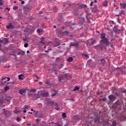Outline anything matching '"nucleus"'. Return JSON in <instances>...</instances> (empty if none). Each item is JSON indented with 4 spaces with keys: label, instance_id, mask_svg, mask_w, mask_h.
Listing matches in <instances>:
<instances>
[{
    "label": "nucleus",
    "instance_id": "obj_64",
    "mask_svg": "<svg viewBox=\"0 0 126 126\" xmlns=\"http://www.w3.org/2000/svg\"><path fill=\"white\" fill-rule=\"evenodd\" d=\"M59 81L60 82H61V81H62V80L59 78Z\"/></svg>",
    "mask_w": 126,
    "mask_h": 126
},
{
    "label": "nucleus",
    "instance_id": "obj_62",
    "mask_svg": "<svg viewBox=\"0 0 126 126\" xmlns=\"http://www.w3.org/2000/svg\"><path fill=\"white\" fill-rule=\"evenodd\" d=\"M55 109H56V110H57V111H59V109H60V108L57 107V108H56Z\"/></svg>",
    "mask_w": 126,
    "mask_h": 126
},
{
    "label": "nucleus",
    "instance_id": "obj_7",
    "mask_svg": "<svg viewBox=\"0 0 126 126\" xmlns=\"http://www.w3.org/2000/svg\"><path fill=\"white\" fill-rule=\"evenodd\" d=\"M61 45V41L60 39H57L54 43V47H58V46H60Z\"/></svg>",
    "mask_w": 126,
    "mask_h": 126
},
{
    "label": "nucleus",
    "instance_id": "obj_49",
    "mask_svg": "<svg viewBox=\"0 0 126 126\" xmlns=\"http://www.w3.org/2000/svg\"><path fill=\"white\" fill-rule=\"evenodd\" d=\"M44 40H45V37H42L41 38V40L44 41Z\"/></svg>",
    "mask_w": 126,
    "mask_h": 126
},
{
    "label": "nucleus",
    "instance_id": "obj_42",
    "mask_svg": "<svg viewBox=\"0 0 126 126\" xmlns=\"http://www.w3.org/2000/svg\"><path fill=\"white\" fill-rule=\"evenodd\" d=\"M122 93H125L126 94V90H124L121 91Z\"/></svg>",
    "mask_w": 126,
    "mask_h": 126
},
{
    "label": "nucleus",
    "instance_id": "obj_59",
    "mask_svg": "<svg viewBox=\"0 0 126 126\" xmlns=\"http://www.w3.org/2000/svg\"><path fill=\"white\" fill-rule=\"evenodd\" d=\"M25 1H21V3L22 4H24V3H25Z\"/></svg>",
    "mask_w": 126,
    "mask_h": 126
},
{
    "label": "nucleus",
    "instance_id": "obj_4",
    "mask_svg": "<svg viewBox=\"0 0 126 126\" xmlns=\"http://www.w3.org/2000/svg\"><path fill=\"white\" fill-rule=\"evenodd\" d=\"M27 91V90L22 89L21 90H20L19 91V93L20 94V95H24L26 94Z\"/></svg>",
    "mask_w": 126,
    "mask_h": 126
},
{
    "label": "nucleus",
    "instance_id": "obj_60",
    "mask_svg": "<svg viewBox=\"0 0 126 126\" xmlns=\"http://www.w3.org/2000/svg\"><path fill=\"white\" fill-rule=\"evenodd\" d=\"M34 96H36V97H39V94H35Z\"/></svg>",
    "mask_w": 126,
    "mask_h": 126
},
{
    "label": "nucleus",
    "instance_id": "obj_2",
    "mask_svg": "<svg viewBox=\"0 0 126 126\" xmlns=\"http://www.w3.org/2000/svg\"><path fill=\"white\" fill-rule=\"evenodd\" d=\"M33 115L34 116H35L36 118H38L39 117H41L42 116V113L38 111H33Z\"/></svg>",
    "mask_w": 126,
    "mask_h": 126
},
{
    "label": "nucleus",
    "instance_id": "obj_21",
    "mask_svg": "<svg viewBox=\"0 0 126 126\" xmlns=\"http://www.w3.org/2000/svg\"><path fill=\"white\" fill-rule=\"evenodd\" d=\"M85 22V19H84V18H81L80 19V22L81 23H84Z\"/></svg>",
    "mask_w": 126,
    "mask_h": 126
},
{
    "label": "nucleus",
    "instance_id": "obj_40",
    "mask_svg": "<svg viewBox=\"0 0 126 126\" xmlns=\"http://www.w3.org/2000/svg\"><path fill=\"white\" fill-rule=\"evenodd\" d=\"M23 109H24V110H26V109H28V106L25 105Z\"/></svg>",
    "mask_w": 126,
    "mask_h": 126
},
{
    "label": "nucleus",
    "instance_id": "obj_20",
    "mask_svg": "<svg viewBox=\"0 0 126 126\" xmlns=\"http://www.w3.org/2000/svg\"><path fill=\"white\" fill-rule=\"evenodd\" d=\"M5 83H6V81H5L4 83L1 81H0V85L1 86H4V85H6Z\"/></svg>",
    "mask_w": 126,
    "mask_h": 126
},
{
    "label": "nucleus",
    "instance_id": "obj_10",
    "mask_svg": "<svg viewBox=\"0 0 126 126\" xmlns=\"http://www.w3.org/2000/svg\"><path fill=\"white\" fill-rule=\"evenodd\" d=\"M106 34L105 33H102L100 34V38L102 39V40H104V39H106Z\"/></svg>",
    "mask_w": 126,
    "mask_h": 126
},
{
    "label": "nucleus",
    "instance_id": "obj_6",
    "mask_svg": "<svg viewBox=\"0 0 126 126\" xmlns=\"http://www.w3.org/2000/svg\"><path fill=\"white\" fill-rule=\"evenodd\" d=\"M2 111H3L4 114L6 116V117H10V115H11V112H10V111H6L4 109H3Z\"/></svg>",
    "mask_w": 126,
    "mask_h": 126
},
{
    "label": "nucleus",
    "instance_id": "obj_5",
    "mask_svg": "<svg viewBox=\"0 0 126 126\" xmlns=\"http://www.w3.org/2000/svg\"><path fill=\"white\" fill-rule=\"evenodd\" d=\"M98 63L102 64V65H104L105 63H106V60H105V58H102L98 61Z\"/></svg>",
    "mask_w": 126,
    "mask_h": 126
},
{
    "label": "nucleus",
    "instance_id": "obj_37",
    "mask_svg": "<svg viewBox=\"0 0 126 126\" xmlns=\"http://www.w3.org/2000/svg\"><path fill=\"white\" fill-rule=\"evenodd\" d=\"M97 122H99V118L94 119V122L97 123Z\"/></svg>",
    "mask_w": 126,
    "mask_h": 126
},
{
    "label": "nucleus",
    "instance_id": "obj_9",
    "mask_svg": "<svg viewBox=\"0 0 126 126\" xmlns=\"http://www.w3.org/2000/svg\"><path fill=\"white\" fill-rule=\"evenodd\" d=\"M78 43H71V44L70 45L69 47H77L78 46Z\"/></svg>",
    "mask_w": 126,
    "mask_h": 126
},
{
    "label": "nucleus",
    "instance_id": "obj_51",
    "mask_svg": "<svg viewBox=\"0 0 126 126\" xmlns=\"http://www.w3.org/2000/svg\"><path fill=\"white\" fill-rule=\"evenodd\" d=\"M115 96H119L120 94L118 93H115Z\"/></svg>",
    "mask_w": 126,
    "mask_h": 126
},
{
    "label": "nucleus",
    "instance_id": "obj_31",
    "mask_svg": "<svg viewBox=\"0 0 126 126\" xmlns=\"http://www.w3.org/2000/svg\"><path fill=\"white\" fill-rule=\"evenodd\" d=\"M62 116H63V118H66V113H63L62 114Z\"/></svg>",
    "mask_w": 126,
    "mask_h": 126
},
{
    "label": "nucleus",
    "instance_id": "obj_58",
    "mask_svg": "<svg viewBox=\"0 0 126 126\" xmlns=\"http://www.w3.org/2000/svg\"><path fill=\"white\" fill-rule=\"evenodd\" d=\"M55 106H56V107H59V104H58V103H56Z\"/></svg>",
    "mask_w": 126,
    "mask_h": 126
},
{
    "label": "nucleus",
    "instance_id": "obj_19",
    "mask_svg": "<svg viewBox=\"0 0 126 126\" xmlns=\"http://www.w3.org/2000/svg\"><path fill=\"white\" fill-rule=\"evenodd\" d=\"M79 8H86L87 7V5H84V4H82L81 5L79 6Z\"/></svg>",
    "mask_w": 126,
    "mask_h": 126
},
{
    "label": "nucleus",
    "instance_id": "obj_41",
    "mask_svg": "<svg viewBox=\"0 0 126 126\" xmlns=\"http://www.w3.org/2000/svg\"><path fill=\"white\" fill-rule=\"evenodd\" d=\"M38 44H43V45H45V42H44V41H41L38 42Z\"/></svg>",
    "mask_w": 126,
    "mask_h": 126
},
{
    "label": "nucleus",
    "instance_id": "obj_53",
    "mask_svg": "<svg viewBox=\"0 0 126 126\" xmlns=\"http://www.w3.org/2000/svg\"><path fill=\"white\" fill-rule=\"evenodd\" d=\"M75 27V26H70V28H71L72 29H74Z\"/></svg>",
    "mask_w": 126,
    "mask_h": 126
},
{
    "label": "nucleus",
    "instance_id": "obj_38",
    "mask_svg": "<svg viewBox=\"0 0 126 126\" xmlns=\"http://www.w3.org/2000/svg\"><path fill=\"white\" fill-rule=\"evenodd\" d=\"M59 78H60L61 80H63V78H64L63 76H61L59 77Z\"/></svg>",
    "mask_w": 126,
    "mask_h": 126
},
{
    "label": "nucleus",
    "instance_id": "obj_44",
    "mask_svg": "<svg viewBox=\"0 0 126 126\" xmlns=\"http://www.w3.org/2000/svg\"><path fill=\"white\" fill-rule=\"evenodd\" d=\"M32 92H36V91H37V90L36 89H32V90H31Z\"/></svg>",
    "mask_w": 126,
    "mask_h": 126
},
{
    "label": "nucleus",
    "instance_id": "obj_39",
    "mask_svg": "<svg viewBox=\"0 0 126 126\" xmlns=\"http://www.w3.org/2000/svg\"><path fill=\"white\" fill-rule=\"evenodd\" d=\"M17 122H20V121H21V118H20V117L17 118Z\"/></svg>",
    "mask_w": 126,
    "mask_h": 126
},
{
    "label": "nucleus",
    "instance_id": "obj_32",
    "mask_svg": "<svg viewBox=\"0 0 126 126\" xmlns=\"http://www.w3.org/2000/svg\"><path fill=\"white\" fill-rule=\"evenodd\" d=\"M14 10H16V9H18V7L17 6H15L13 7Z\"/></svg>",
    "mask_w": 126,
    "mask_h": 126
},
{
    "label": "nucleus",
    "instance_id": "obj_1",
    "mask_svg": "<svg viewBox=\"0 0 126 126\" xmlns=\"http://www.w3.org/2000/svg\"><path fill=\"white\" fill-rule=\"evenodd\" d=\"M110 43L109 42V39L105 38L101 39L100 41V44L94 46L95 49L102 51L103 49L106 48V46L108 47L110 45Z\"/></svg>",
    "mask_w": 126,
    "mask_h": 126
},
{
    "label": "nucleus",
    "instance_id": "obj_22",
    "mask_svg": "<svg viewBox=\"0 0 126 126\" xmlns=\"http://www.w3.org/2000/svg\"><path fill=\"white\" fill-rule=\"evenodd\" d=\"M104 6H108V1L107 0H104L103 3Z\"/></svg>",
    "mask_w": 126,
    "mask_h": 126
},
{
    "label": "nucleus",
    "instance_id": "obj_23",
    "mask_svg": "<svg viewBox=\"0 0 126 126\" xmlns=\"http://www.w3.org/2000/svg\"><path fill=\"white\" fill-rule=\"evenodd\" d=\"M67 61L68 62H71L72 61H73V58H72L71 57H70L67 59Z\"/></svg>",
    "mask_w": 126,
    "mask_h": 126
},
{
    "label": "nucleus",
    "instance_id": "obj_15",
    "mask_svg": "<svg viewBox=\"0 0 126 126\" xmlns=\"http://www.w3.org/2000/svg\"><path fill=\"white\" fill-rule=\"evenodd\" d=\"M120 5H121V6L122 7V8H123V9L126 8V3H120Z\"/></svg>",
    "mask_w": 126,
    "mask_h": 126
},
{
    "label": "nucleus",
    "instance_id": "obj_57",
    "mask_svg": "<svg viewBox=\"0 0 126 126\" xmlns=\"http://www.w3.org/2000/svg\"><path fill=\"white\" fill-rule=\"evenodd\" d=\"M65 25H66V26H69V25H68V23H65Z\"/></svg>",
    "mask_w": 126,
    "mask_h": 126
},
{
    "label": "nucleus",
    "instance_id": "obj_47",
    "mask_svg": "<svg viewBox=\"0 0 126 126\" xmlns=\"http://www.w3.org/2000/svg\"><path fill=\"white\" fill-rule=\"evenodd\" d=\"M93 10L94 12H98V10H95V8H94Z\"/></svg>",
    "mask_w": 126,
    "mask_h": 126
},
{
    "label": "nucleus",
    "instance_id": "obj_30",
    "mask_svg": "<svg viewBox=\"0 0 126 126\" xmlns=\"http://www.w3.org/2000/svg\"><path fill=\"white\" fill-rule=\"evenodd\" d=\"M96 94H97V95H100V94H103V92H102V91L97 92L96 93Z\"/></svg>",
    "mask_w": 126,
    "mask_h": 126
},
{
    "label": "nucleus",
    "instance_id": "obj_13",
    "mask_svg": "<svg viewBox=\"0 0 126 126\" xmlns=\"http://www.w3.org/2000/svg\"><path fill=\"white\" fill-rule=\"evenodd\" d=\"M17 55H21L22 56H24V55H25V52L23 51H21L17 53Z\"/></svg>",
    "mask_w": 126,
    "mask_h": 126
},
{
    "label": "nucleus",
    "instance_id": "obj_26",
    "mask_svg": "<svg viewBox=\"0 0 126 126\" xmlns=\"http://www.w3.org/2000/svg\"><path fill=\"white\" fill-rule=\"evenodd\" d=\"M4 89L5 91H6L7 90H9V87L6 86L4 87Z\"/></svg>",
    "mask_w": 126,
    "mask_h": 126
},
{
    "label": "nucleus",
    "instance_id": "obj_25",
    "mask_svg": "<svg viewBox=\"0 0 126 126\" xmlns=\"http://www.w3.org/2000/svg\"><path fill=\"white\" fill-rule=\"evenodd\" d=\"M113 31L115 32V33H120V32H121V30H113Z\"/></svg>",
    "mask_w": 126,
    "mask_h": 126
},
{
    "label": "nucleus",
    "instance_id": "obj_55",
    "mask_svg": "<svg viewBox=\"0 0 126 126\" xmlns=\"http://www.w3.org/2000/svg\"><path fill=\"white\" fill-rule=\"evenodd\" d=\"M123 13H125V11H124V10L121 11L120 14H122Z\"/></svg>",
    "mask_w": 126,
    "mask_h": 126
},
{
    "label": "nucleus",
    "instance_id": "obj_50",
    "mask_svg": "<svg viewBox=\"0 0 126 126\" xmlns=\"http://www.w3.org/2000/svg\"><path fill=\"white\" fill-rule=\"evenodd\" d=\"M56 62H57L58 63H59V62H60V58H58L56 59Z\"/></svg>",
    "mask_w": 126,
    "mask_h": 126
},
{
    "label": "nucleus",
    "instance_id": "obj_14",
    "mask_svg": "<svg viewBox=\"0 0 126 126\" xmlns=\"http://www.w3.org/2000/svg\"><path fill=\"white\" fill-rule=\"evenodd\" d=\"M19 79L20 80H23L24 79V75L20 74L19 75Z\"/></svg>",
    "mask_w": 126,
    "mask_h": 126
},
{
    "label": "nucleus",
    "instance_id": "obj_45",
    "mask_svg": "<svg viewBox=\"0 0 126 126\" xmlns=\"http://www.w3.org/2000/svg\"><path fill=\"white\" fill-rule=\"evenodd\" d=\"M101 100H102V101H106V98H103L100 99V101H101Z\"/></svg>",
    "mask_w": 126,
    "mask_h": 126
},
{
    "label": "nucleus",
    "instance_id": "obj_43",
    "mask_svg": "<svg viewBox=\"0 0 126 126\" xmlns=\"http://www.w3.org/2000/svg\"><path fill=\"white\" fill-rule=\"evenodd\" d=\"M24 47L25 48H27V47H28V43H25L24 44Z\"/></svg>",
    "mask_w": 126,
    "mask_h": 126
},
{
    "label": "nucleus",
    "instance_id": "obj_28",
    "mask_svg": "<svg viewBox=\"0 0 126 126\" xmlns=\"http://www.w3.org/2000/svg\"><path fill=\"white\" fill-rule=\"evenodd\" d=\"M78 90H79V87H76L75 88V89L73 90V91H78Z\"/></svg>",
    "mask_w": 126,
    "mask_h": 126
},
{
    "label": "nucleus",
    "instance_id": "obj_29",
    "mask_svg": "<svg viewBox=\"0 0 126 126\" xmlns=\"http://www.w3.org/2000/svg\"><path fill=\"white\" fill-rule=\"evenodd\" d=\"M69 75V74L66 73L64 75V78H67L68 77V76Z\"/></svg>",
    "mask_w": 126,
    "mask_h": 126
},
{
    "label": "nucleus",
    "instance_id": "obj_27",
    "mask_svg": "<svg viewBox=\"0 0 126 126\" xmlns=\"http://www.w3.org/2000/svg\"><path fill=\"white\" fill-rule=\"evenodd\" d=\"M69 32L68 31H64L63 33L64 34V35H68L69 34Z\"/></svg>",
    "mask_w": 126,
    "mask_h": 126
},
{
    "label": "nucleus",
    "instance_id": "obj_3",
    "mask_svg": "<svg viewBox=\"0 0 126 126\" xmlns=\"http://www.w3.org/2000/svg\"><path fill=\"white\" fill-rule=\"evenodd\" d=\"M8 42V38H3V39H0V44H3V45H6Z\"/></svg>",
    "mask_w": 126,
    "mask_h": 126
},
{
    "label": "nucleus",
    "instance_id": "obj_12",
    "mask_svg": "<svg viewBox=\"0 0 126 126\" xmlns=\"http://www.w3.org/2000/svg\"><path fill=\"white\" fill-rule=\"evenodd\" d=\"M52 94H51V97H54V96H56L57 94V92L55 91V90L52 91Z\"/></svg>",
    "mask_w": 126,
    "mask_h": 126
},
{
    "label": "nucleus",
    "instance_id": "obj_52",
    "mask_svg": "<svg viewBox=\"0 0 126 126\" xmlns=\"http://www.w3.org/2000/svg\"><path fill=\"white\" fill-rule=\"evenodd\" d=\"M28 37L24 38V41H28Z\"/></svg>",
    "mask_w": 126,
    "mask_h": 126
},
{
    "label": "nucleus",
    "instance_id": "obj_18",
    "mask_svg": "<svg viewBox=\"0 0 126 126\" xmlns=\"http://www.w3.org/2000/svg\"><path fill=\"white\" fill-rule=\"evenodd\" d=\"M41 95L43 97H47V96H49V93H48V92L44 93L41 94Z\"/></svg>",
    "mask_w": 126,
    "mask_h": 126
},
{
    "label": "nucleus",
    "instance_id": "obj_33",
    "mask_svg": "<svg viewBox=\"0 0 126 126\" xmlns=\"http://www.w3.org/2000/svg\"><path fill=\"white\" fill-rule=\"evenodd\" d=\"M37 32H38V33H41L42 32V30H41V29H38L37 30Z\"/></svg>",
    "mask_w": 126,
    "mask_h": 126
},
{
    "label": "nucleus",
    "instance_id": "obj_34",
    "mask_svg": "<svg viewBox=\"0 0 126 126\" xmlns=\"http://www.w3.org/2000/svg\"><path fill=\"white\" fill-rule=\"evenodd\" d=\"M94 44H96V40H94L91 44V45H94Z\"/></svg>",
    "mask_w": 126,
    "mask_h": 126
},
{
    "label": "nucleus",
    "instance_id": "obj_8",
    "mask_svg": "<svg viewBox=\"0 0 126 126\" xmlns=\"http://www.w3.org/2000/svg\"><path fill=\"white\" fill-rule=\"evenodd\" d=\"M109 98L110 100V101H115V100H116V97L113 95H109Z\"/></svg>",
    "mask_w": 126,
    "mask_h": 126
},
{
    "label": "nucleus",
    "instance_id": "obj_56",
    "mask_svg": "<svg viewBox=\"0 0 126 126\" xmlns=\"http://www.w3.org/2000/svg\"><path fill=\"white\" fill-rule=\"evenodd\" d=\"M7 79H8V80H7V81H9V80H10V78H9V77H7Z\"/></svg>",
    "mask_w": 126,
    "mask_h": 126
},
{
    "label": "nucleus",
    "instance_id": "obj_63",
    "mask_svg": "<svg viewBox=\"0 0 126 126\" xmlns=\"http://www.w3.org/2000/svg\"><path fill=\"white\" fill-rule=\"evenodd\" d=\"M6 9H7L8 10V11H9V10H10V9L9 8H6Z\"/></svg>",
    "mask_w": 126,
    "mask_h": 126
},
{
    "label": "nucleus",
    "instance_id": "obj_16",
    "mask_svg": "<svg viewBox=\"0 0 126 126\" xmlns=\"http://www.w3.org/2000/svg\"><path fill=\"white\" fill-rule=\"evenodd\" d=\"M54 101H49L48 102H47V105L48 106H53V105H54Z\"/></svg>",
    "mask_w": 126,
    "mask_h": 126
},
{
    "label": "nucleus",
    "instance_id": "obj_17",
    "mask_svg": "<svg viewBox=\"0 0 126 126\" xmlns=\"http://www.w3.org/2000/svg\"><path fill=\"white\" fill-rule=\"evenodd\" d=\"M7 29H10V28H13V25L11 23H10V24L6 26Z\"/></svg>",
    "mask_w": 126,
    "mask_h": 126
},
{
    "label": "nucleus",
    "instance_id": "obj_36",
    "mask_svg": "<svg viewBox=\"0 0 126 126\" xmlns=\"http://www.w3.org/2000/svg\"><path fill=\"white\" fill-rule=\"evenodd\" d=\"M112 125L114 126H117V122H113L112 123Z\"/></svg>",
    "mask_w": 126,
    "mask_h": 126
},
{
    "label": "nucleus",
    "instance_id": "obj_48",
    "mask_svg": "<svg viewBox=\"0 0 126 126\" xmlns=\"http://www.w3.org/2000/svg\"><path fill=\"white\" fill-rule=\"evenodd\" d=\"M74 117V119H76V120H78V116H75Z\"/></svg>",
    "mask_w": 126,
    "mask_h": 126
},
{
    "label": "nucleus",
    "instance_id": "obj_54",
    "mask_svg": "<svg viewBox=\"0 0 126 126\" xmlns=\"http://www.w3.org/2000/svg\"><path fill=\"white\" fill-rule=\"evenodd\" d=\"M93 3H94V1L91 2V4H90V6H92V5H93Z\"/></svg>",
    "mask_w": 126,
    "mask_h": 126
},
{
    "label": "nucleus",
    "instance_id": "obj_35",
    "mask_svg": "<svg viewBox=\"0 0 126 126\" xmlns=\"http://www.w3.org/2000/svg\"><path fill=\"white\" fill-rule=\"evenodd\" d=\"M115 104L118 106H120V105H121V103L119 102V101H117V102H116Z\"/></svg>",
    "mask_w": 126,
    "mask_h": 126
},
{
    "label": "nucleus",
    "instance_id": "obj_46",
    "mask_svg": "<svg viewBox=\"0 0 126 126\" xmlns=\"http://www.w3.org/2000/svg\"><path fill=\"white\" fill-rule=\"evenodd\" d=\"M54 10H55V11H56L57 12V11H58V7H55L54 8Z\"/></svg>",
    "mask_w": 126,
    "mask_h": 126
},
{
    "label": "nucleus",
    "instance_id": "obj_11",
    "mask_svg": "<svg viewBox=\"0 0 126 126\" xmlns=\"http://www.w3.org/2000/svg\"><path fill=\"white\" fill-rule=\"evenodd\" d=\"M80 55H82V57H85L87 59H89V55L88 54H85L84 53H81Z\"/></svg>",
    "mask_w": 126,
    "mask_h": 126
},
{
    "label": "nucleus",
    "instance_id": "obj_61",
    "mask_svg": "<svg viewBox=\"0 0 126 126\" xmlns=\"http://www.w3.org/2000/svg\"><path fill=\"white\" fill-rule=\"evenodd\" d=\"M57 126H62V125L59 124V123H57Z\"/></svg>",
    "mask_w": 126,
    "mask_h": 126
},
{
    "label": "nucleus",
    "instance_id": "obj_24",
    "mask_svg": "<svg viewBox=\"0 0 126 126\" xmlns=\"http://www.w3.org/2000/svg\"><path fill=\"white\" fill-rule=\"evenodd\" d=\"M4 61H5V59H4V58H3V57H2L0 58V63L4 62Z\"/></svg>",
    "mask_w": 126,
    "mask_h": 126
}]
</instances>
